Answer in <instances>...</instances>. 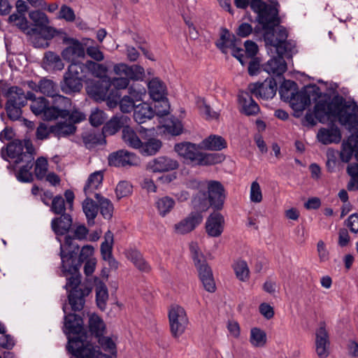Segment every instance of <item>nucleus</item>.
<instances>
[{
    "label": "nucleus",
    "instance_id": "11",
    "mask_svg": "<svg viewBox=\"0 0 358 358\" xmlns=\"http://www.w3.org/2000/svg\"><path fill=\"white\" fill-rule=\"evenodd\" d=\"M64 121H59L50 126L51 134L58 138H65L73 135L77 127L75 125L86 119L85 115L78 110H73L71 115L64 118Z\"/></svg>",
    "mask_w": 358,
    "mask_h": 358
},
{
    "label": "nucleus",
    "instance_id": "8",
    "mask_svg": "<svg viewBox=\"0 0 358 358\" xmlns=\"http://www.w3.org/2000/svg\"><path fill=\"white\" fill-rule=\"evenodd\" d=\"M69 274L71 276L66 278L64 286L68 292L69 303L73 311H80L85 306V297L92 292V287L81 283L80 273Z\"/></svg>",
    "mask_w": 358,
    "mask_h": 358
},
{
    "label": "nucleus",
    "instance_id": "6",
    "mask_svg": "<svg viewBox=\"0 0 358 358\" xmlns=\"http://www.w3.org/2000/svg\"><path fill=\"white\" fill-rule=\"evenodd\" d=\"M189 187L191 189H196L198 192L194 194L191 203L194 198L202 199L207 204L208 208H212L215 210H222L227 197L226 190L223 185L217 180H190Z\"/></svg>",
    "mask_w": 358,
    "mask_h": 358
},
{
    "label": "nucleus",
    "instance_id": "40",
    "mask_svg": "<svg viewBox=\"0 0 358 358\" xmlns=\"http://www.w3.org/2000/svg\"><path fill=\"white\" fill-rule=\"evenodd\" d=\"M105 136L101 132H90L83 136V141L87 149H92L98 145H104L106 143Z\"/></svg>",
    "mask_w": 358,
    "mask_h": 358
},
{
    "label": "nucleus",
    "instance_id": "13",
    "mask_svg": "<svg viewBox=\"0 0 358 358\" xmlns=\"http://www.w3.org/2000/svg\"><path fill=\"white\" fill-rule=\"evenodd\" d=\"M169 320L171 334L175 338L184 334L189 323L185 309L180 306L171 307L169 311Z\"/></svg>",
    "mask_w": 358,
    "mask_h": 358
},
{
    "label": "nucleus",
    "instance_id": "35",
    "mask_svg": "<svg viewBox=\"0 0 358 358\" xmlns=\"http://www.w3.org/2000/svg\"><path fill=\"white\" fill-rule=\"evenodd\" d=\"M357 134L350 136L346 141H343L340 152V159L343 162L348 163L355 153V140Z\"/></svg>",
    "mask_w": 358,
    "mask_h": 358
},
{
    "label": "nucleus",
    "instance_id": "26",
    "mask_svg": "<svg viewBox=\"0 0 358 358\" xmlns=\"http://www.w3.org/2000/svg\"><path fill=\"white\" fill-rule=\"evenodd\" d=\"M127 120L128 117L125 115H115L103 125L101 131L105 136L113 135L122 128L123 129L126 127L124 125L127 124Z\"/></svg>",
    "mask_w": 358,
    "mask_h": 358
},
{
    "label": "nucleus",
    "instance_id": "63",
    "mask_svg": "<svg viewBox=\"0 0 358 358\" xmlns=\"http://www.w3.org/2000/svg\"><path fill=\"white\" fill-rule=\"evenodd\" d=\"M8 21L9 23H15V25L23 31L29 28L28 21L25 15H18L17 13H13L8 17Z\"/></svg>",
    "mask_w": 358,
    "mask_h": 358
},
{
    "label": "nucleus",
    "instance_id": "7",
    "mask_svg": "<svg viewBox=\"0 0 358 358\" xmlns=\"http://www.w3.org/2000/svg\"><path fill=\"white\" fill-rule=\"evenodd\" d=\"M200 143L190 142L176 143L174 150L182 157L187 164L195 166H211L223 162L225 156L221 153H206L199 150Z\"/></svg>",
    "mask_w": 358,
    "mask_h": 358
},
{
    "label": "nucleus",
    "instance_id": "53",
    "mask_svg": "<svg viewBox=\"0 0 358 358\" xmlns=\"http://www.w3.org/2000/svg\"><path fill=\"white\" fill-rule=\"evenodd\" d=\"M233 267L236 276L239 280L245 282L248 280L250 271L246 262L238 261Z\"/></svg>",
    "mask_w": 358,
    "mask_h": 358
},
{
    "label": "nucleus",
    "instance_id": "62",
    "mask_svg": "<svg viewBox=\"0 0 358 358\" xmlns=\"http://www.w3.org/2000/svg\"><path fill=\"white\" fill-rule=\"evenodd\" d=\"M132 192V185L127 181H120L116 186L115 194L118 200Z\"/></svg>",
    "mask_w": 358,
    "mask_h": 358
},
{
    "label": "nucleus",
    "instance_id": "56",
    "mask_svg": "<svg viewBox=\"0 0 358 358\" xmlns=\"http://www.w3.org/2000/svg\"><path fill=\"white\" fill-rule=\"evenodd\" d=\"M107 118L108 116L103 110L95 108L92 110L89 120L93 127H99L103 124Z\"/></svg>",
    "mask_w": 358,
    "mask_h": 358
},
{
    "label": "nucleus",
    "instance_id": "32",
    "mask_svg": "<svg viewBox=\"0 0 358 358\" xmlns=\"http://www.w3.org/2000/svg\"><path fill=\"white\" fill-rule=\"evenodd\" d=\"M282 79L283 82L279 87V94L282 100L290 103L294 99V95L299 90L298 85L293 80Z\"/></svg>",
    "mask_w": 358,
    "mask_h": 358
},
{
    "label": "nucleus",
    "instance_id": "19",
    "mask_svg": "<svg viewBox=\"0 0 358 358\" xmlns=\"http://www.w3.org/2000/svg\"><path fill=\"white\" fill-rule=\"evenodd\" d=\"M136 163V156L127 150H120L108 156V164L115 167L131 166Z\"/></svg>",
    "mask_w": 358,
    "mask_h": 358
},
{
    "label": "nucleus",
    "instance_id": "43",
    "mask_svg": "<svg viewBox=\"0 0 358 358\" xmlns=\"http://www.w3.org/2000/svg\"><path fill=\"white\" fill-rule=\"evenodd\" d=\"M103 179V172L101 171L91 173L83 188L86 195L92 194L102 183Z\"/></svg>",
    "mask_w": 358,
    "mask_h": 358
},
{
    "label": "nucleus",
    "instance_id": "46",
    "mask_svg": "<svg viewBox=\"0 0 358 358\" xmlns=\"http://www.w3.org/2000/svg\"><path fill=\"white\" fill-rule=\"evenodd\" d=\"M155 205L159 214L162 217H165L173 209L176 202L173 198L165 196L158 199Z\"/></svg>",
    "mask_w": 358,
    "mask_h": 358
},
{
    "label": "nucleus",
    "instance_id": "18",
    "mask_svg": "<svg viewBox=\"0 0 358 358\" xmlns=\"http://www.w3.org/2000/svg\"><path fill=\"white\" fill-rule=\"evenodd\" d=\"M73 224V218L71 213H62L58 217H54L51 221V229L59 242V236L66 235L69 232Z\"/></svg>",
    "mask_w": 358,
    "mask_h": 358
},
{
    "label": "nucleus",
    "instance_id": "61",
    "mask_svg": "<svg viewBox=\"0 0 358 358\" xmlns=\"http://www.w3.org/2000/svg\"><path fill=\"white\" fill-rule=\"evenodd\" d=\"M189 250L195 267L207 262L196 243H192L189 245Z\"/></svg>",
    "mask_w": 358,
    "mask_h": 358
},
{
    "label": "nucleus",
    "instance_id": "5",
    "mask_svg": "<svg viewBox=\"0 0 358 358\" xmlns=\"http://www.w3.org/2000/svg\"><path fill=\"white\" fill-rule=\"evenodd\" d=\"M73 241V237L66 235L64 244L60 245L59 256L62 259L61 268L63 276H67V273H80L79 269L83 262L94 252V248L87 245L82 248L78 255L80 247Z\"/></svg>",
    "mask_w": 358,
    "mask_h": 358
},
{
    "label": "nucleus",
    "instance_id": "25",
    "mask_svg": "<svg viewBox=\"0 0 358 358\" xmlns=\"http://www.w3.org/2000/svg\"><path fill=\"white\" fill-rule=\"evenodd\" d=\"M34 157H32L29 153L24 155L23 162L24 164L22 165L15 174L18 181L21 182H31L34 181V175L31 172L34 164Z\"/></svg>",
    "mask_w": 358,
    "mask_h": 358
},
{
    "label": "nucleus",
    "instance_id": "4",
    "mask_svg": "<svg viewBox=\"0 0 358 358\" xmlns=\"http://www.w3.org/2000/svg\"><path fill=\"white\" fill-rule=\"evenodd\" d=\"M278 2L275 0L268 4L262 0L250 1V8L257 14L256 21L262 26L264 41H271L277 36V32L281 26L279 16Z\"/></svg>",
    "mask_w": 358,
    "mask_h": 358
},
{
    "label": "nucleus",
    "instance_id": "49",
    "mask_svg": "<svg viewBox=\"0 0 358 358\" xmlns=\"http://www.w3.org/2000/svg\"><path fill=\"white\" fill-rule=\"evenodd\" d=\"M267 341L266 332L258 327L252 328L250 330V342L255 348L265 346Z\"/></svg>",
    "mask_w": 358,
    "mask_h": 358
},
{
    "label": "nucleus",
    "instance_id": "37",
    "mask_svg": "<svg viewBox=\"0 0 358 358\" xmlns=\"http://www.w3.org/2000/svg\"><path fill=\"white\" fill-rule=\"evenodd\" d=\"M83 210L86 216L87 224L90 226L94 225V219L99 212L98 203L92 199L87 197L83 201Z\"/></svg>",
    "mask_w": 358,
    "mask_h": 358
},
{
    "label": "nucleus",
    "instance_id": "28",
    "mask_svg": "<svg viewBox=\"0 0 358 358\" xmlns=\"http://www.w3.org/2000/svg\"><path fill=\"white\" fill-rule=\"evenodd\" d=\"M238 39L235 35L230 33L227 28H221L220 38L215 42L216 47L224 54L227 53V49L234 48Z\"/></svg>",
    "mask_w": 358,
    "mask_h": 358
},
{
    "label": "nucleus",
    "instance_id": "57",
    "mask_svg": "<svg viewBox=\"0 0 358 358\" xmlns=\"http://www.w3.org/2000/svg\"><path fill=\"white\" fill-rule=\"evenodd\" d=\"M155 103V115L163 117L169 113L170 105L168 99L165 96L159 100H154Z\"/></svg>",
    "mask_w": 358,
    "mask_h": 358
},
{
    "label": "nucleus",
    "instance_id": "3",
    "mask_svg": "<svg viewBox=\"0 0 358 358\" xmlns=\"http://www.w3.org/2000/svg\"><path fill=\"white\" fill-rule=\"evenodd\" d=\"M288 33L284 27H280L277 32V36L271 41H264L268 54L272 57L262 66V69L269 76L275 78L278 81L284 78L283 73L287 71V63L284 55L290 58L292 57L296 44L292 41H288Z\"/></svg>",
    "mask_w": 358,
    "mask_h": 358
},
{
    "label": "nucleus",
    "instance_id": "50",
    "mask_svg": "<svg viewBox=\"0 0 358 358\" xmlns=\"http://www.w3.org/2000/svg\"><path fill=\"white\" fill-rule=\"evenodd\" d=\"M114 243V236L111 231L108 230L104 234V241L101 244V255L103 259L110 257L113 255V247Z\"/></svg>",
    "mask_w": 358,
    "mask_h": 358
},
{
    "label": "nucleus",
    "instance_id": "45",
    "mask_svg": "<svg viewBox=\"0 0 358 358\" xmlns=\"http://www.w3.org/2000/svg\"><path fill=\"white\" fill-rule=\"evenodd\" d=\"M310 98L306 94V92L303 90L296 91L294 95V99L292 101L290 104L292 108L295 111H302L306 109V107L310 105Z\"/></svg>",
    "mask_w": 358,
    "mask_h": 358
},
{
    "label": "nucleus",
    "instance_id": "54",
    "mask_svg": "<svg viewBox=\"0 0 358 358\" xmlns=\"http://www.w3.org/2000/svg\"><path fill=\"white\" fill-rule=\"evenodd\" d=\"M29 16L35 27L34 29H40L41 27L47 25L49 23L46 14L42 11H31L29 13Z\"/></svg>",
    "mask_w": 358,
    "mask_h": 358
},
{
    "label": "nucleus",
    "instance_id": "36",
    "mask_svg": "<svg viewBox=\"0 0 358 358\" xmlns=\"http://www.w3.org/2000/svg\"><path fill=\"white\" fill-rule=\"evenodd\" d=\"M162 142L157 138H150L145 142H141L139 152L144 156L156 155L162 148Z\"/></svg>",
    "mask_w": 358,
    "mask_h": 358
},
{
    "label": "nucleus",
    "instance_id": "2",
    "mask_svg": "<svg viewBox=\"0 0 358 358\" xmlns=\"http://www.w3.org/2000/svg\"><path fill=\"white\" fill-rule=\"evenodd\" d=\"M64 332L67 336L66 350L75 358H104L107 355L87 341V332L83 317L76 313L64 316Z\"/></svg>",
    "mask_w": 358,
    "mask_h": 358
},
{
    "label": "nucleus",
    "instance_id": "34",
    "mask_svg": "<svg viewBox=\"0 0 358 358\" xmlns=\"http://www.w3.org/2000/svg\"><path fill=\"white\" fill-rule=\"evenodd\" d=\"M201 148L208 150H222L227 148L225 139L217 135H210L200 143Z\"/></svg>",
    "mask_w": 358,
    "mask_h": 358
},
{
    "label": "nucleus",
    "instance_id": "39",
    "mask_svg": "<svg viewBox=\"0 0 358 358\" xmlns=\"http://www.w3.org/2000/svg\"><path fill=\"white\" fill-rule=\"evenodd\" d=\"M97 203L100 213L104 219L110 220L113 217V204L107 198L103 197L101 194L96 193L94 195Z\"/></svg>",
    "mask_w": 358,
    "mask_h": 358
},
{
    "label": "nucleus",
    "instance_id": "9",
    "mask_svg": "<svg viewBox=\"0 0 358 358\" xmlns=\"http://www.w3.org/2000/svg\"><path fill=\"white\" fill-rule=\"evenodd\" d=\"M192 210L187 217L174 224V231L178 234H187L194 231L203 220V213L210 208L206 203L199 197L194 198L191 204Z\"/></svg>",
    "mask_w": 358,
    "mask_h": 358
},
{
    "label": "nucleus",
    "instance_id": "52",
    "mask_svg": "<svg viewBox=\"0 0 358 358\" xmlns=\"http://www.w3.org/2000/svg\"><path fill=\"white\" fill-rule=\"evenodd\" d=\"M50 211L59 215H61L62 213H71L67 208L64 199L61 195H57L52 198Z\"/></svg>",
    "mask_w": 358,
    "mask_h": 358
},
{
    "label": "nucleus",
    "instance_id": "14",
    "mask_svg": "<svg viewBox=\"0 0 358 358\" xmlns=\"http://www.w3.org/2000/svg\"><path fill=\"white\" fill-rule=\"evenodd\" d=\"M278 80L273 76L267 77L263 82L250 83L248 90L257 99H273L276 94Z\"/></svg>",
    "mask_w": 358,
    "mask_h": 358
},
{
    "label": "nucleus",
    "instance_id": "1",
    "mask_svg": "<svg viewBox=\"0 0 358 358\" xmlns=\"http://www.w3.org/2000/svg\"><path fill=\"white\" fill-rule=\"evenodd\" d=\"M358 105L355 101H346L339 94L331 97L324 93L322 99L315 105V116L321 123H325L331 118L349 129L358 128Z\"/></svg>",
    "mask_w": 358,
    "mask_h": 358
},
{
    "label": "nucleus",
    "instance_id": "17",
    "mask_svg": "<svg viewBox=\"0 0 358 358\" xmlns=\"http://www.w3.org/2000/svg\"><path fill=\"white\" fill-rule=\"evenodd\" d=\"M330 341L324 324L315 332V350L319 358H327L329 355Z\"/></svg>",
    "mask_w": 358,
    "mask_h": 358
},
{
    "label": "nucleus",
    "instance_id": "21",
    "mask_svg": "<svg viewBox=\"0 0 358 358\" xmlns=\"http://www.w3.org/2000/svg\"><path fill=\"white\" fill-rule=\"evenodd\" d=\"M148 167L154 173L168 172L177 169L179 167V163L170 157L161 156L149 162Z\"/></svg>",
    "mask_w": 358,
    "mask_h": 358
},
{
    "label": "nucleus",
    "instance_id": "47",
    "mask_svg": "<svg viewBox=\"0 0 358 358\" xmlns=\"http://www.w3.org/2000/svg\"><path fill=\"white\" fill-rule=\"evenodd\" d=\"M65 73L81 80L83 83L87 77V68L81 62H71Z\"/></svg>",
    "mask_w": 358,
    "mask_h": 358
},
{
    "label": "nucleus",
    "instance_id": "12",
    "mask_svg": "<svg viewBox=\"0 0 358 358\" xmlns=\"http://www.w3.org/2000/svg\"><path fill=\"white\" fill-rule=\"evenodd\" d=\"M7 156L14 159V164H18L24 162V155H29L34 157L35 149L30 139H14L8 143L6 148Z\"/></svg>",
    "mask_w": 358,
    "mask_h": 358
},
{
    "label": "nucleus",
    "instance_id": "10",
    "mask_svg": "<svg viewBox=\"0 0 358 358\" xmlns=\"http://www.w3.org/2000/svg\"><path fill=\"white\" fill-rule=\"evenodd\" d=\"M114 72L118 78H110L111 87L116 90L126 89L129 80H138L144 76V69L138 65L128 66L125 64H118L114 66Z\"/></svg>",
    "mask_w": 358,
    "mask_h": 358
},
{
    "label": "nucleus",
    "instance_id": "29",
    "mask_svg": "<svg viewBox=\"0 0 358 358\" xmlns=\"http://www.w3.org/2000/svg\"><path fill=\"white\" fill-rule=\"evenodd\" d=\"M94 285L96 305L101 310H105L108 299V288L106 284L97 277L94 278Z\"/></svg>",
    "mask_w": 358,
    "mask_h": 358
},
{
    "label": "nucleus",
    "instance_id": "64",
    "mask_svg": "<svg viewBox=\"0 0 358 358\" xmlns=\"http://www.w3.org/2000/svg\"><path fill=\"white\" fill-rule=\"evenodd\" d=\"M10 102L8 104L6 103L5 110L6 111L8 117L12 121H15L20 118L22 113V108L23 106L12 105L10 104Z\"/></svg>",
    "mask_w": 358,
    "mask_h": 358
},
{
    "label": "nucleus",
    "instance_id": "58",
    "mask_svg": "<svg viewBox=\"0 0 358 358\" xmlns=\"http://www.w3.org/2000/svg\"><path fill=\"white\" fill-rule=\"evenodd\" d=\"M303 92H306V94L310 98V102L311 101H317V99H321L323 97L322 93L321 92L320 88L315 84H310L302 88Z\"/></svg>",
    "mask_w": 358,
    "mask_h": 358
},
{
    "label": "nucleus",
    "instance_id": "16",
    "mask_svg": "<svg viewBox=\"0 0 358 358\" xmlns=\"http://www.w3.org/2000/svg\"><path fill=\"white\" fill-rule=\"evenodd\" d=\"M218 211L214 210L206 222V231L210 237H219L224 231V218Z\"/></svg>",
    "mask_w": 358,
    "mask_h": 358
},
{
    "label": "nucleus",
    "instance_id": "30",
    "mask_svg": "<svg viewBox=\"0 0 358 358\" xmlns=\"http://www.w3.org/2000/svg\"><path fill=\"white\" fill-rule=\"evenodd\" d=\"M4 96L7 98L6 103L24 106L26 105V97L24 91L20 87L12 86L9 87L4 93Z\"/></svg>",
    "mask_w": 358,
    "mask_h": 358
},
{
    "label": "nucleus",
    "instance_id": "44",
    "mask_svg": "<svg viewBox=\"0 0 358 358\" xmlns=\"http://www.w3.org/2000/svg\"><path fill=\"white\" fill-rule=\"evenodd\" d=\"M53 105L55 106L58 111L62 115V118L64 119L71 115L70 108L71 106V101L69 98L57 95L54 96Z\"/></svg>",
    "mask_w": 358,
    "mask_h": 358
},
{
    "label": "nucleus",
    "instance_id": "27",
    "mask_svg": "<svg viewBox=\"0 0 358 358\" xmlns=\"http://www.w3.org/2000/svg\"><path fill=\"white\" fill-rule=\"evenodd\" d=\"M83 82L73 76L64 73L63 80L60 82L62 91L66 94L80 92L83 89Z\"/></svg>",
    "mask_w": 358,
    "mask_h": 358
},
{
    "label": "nucleus",
    "instance_id": "51",
    "mask_svg": "<svg viewBox=\"0 0 358 358\" xmlns=\"http://www.w3.org/2000/svg\"><path fill=\"white\" fill-rule=\"evenodd\" d=\"M111 102H113L115 105L119 103L121 111L124 113H130L131 110L134 111V108L137 106L135 104L136 103L125 95L121 98V95L118 94L117 92L115 96L112 98Z\"/></svg>",
    "mask_w": 358,
    "mask_h": 358
},
{
    "label": "nucleus",
    "instance_id": "31",
    "mask_svg": "<svg viewBox=\"0 0 358 358\" xmlns=\"http://www.w3.org/2000/svg\"><path fill=\"white\" fill-rule=\"evenodd\" d=\"M154 116V109L147 103H139L134 108V119L138 124L144 123Z\"/></svg>",
    "mask_w": 358,
    "mask_h": 358
},
{
    "label": "nucleus",
    "instance_id": "38",
    "mask_svg": "<svg viewBox=\"0 0 358 358\" xmlns=\"http://www.w3.org/2000/svg\"><path fill=\"white\" fill-rule=\"evenodd\" d=\"M88 326L90 334L96 338L100 337L104 334L106 324L103 320L96 314L90 315Z\"/></svg>",
    "mask_w": 358,
    "mask_h": 358
},
{
    "label": "nucleus",
    "instance_id": "23",
    "mask_svg": "<svg viewBox=\"0 0 358 358\" xmlns=\"http://www.w3.org/2000/svg\"><path fill=\"white\" fill-rule=\"evenodd\" d=\"M196 268L204 289L208 292H214L216 289L215 282L212 269L207 262L196 266Z\"/></svg>",
    "mask_w": 358,
    "mask_h": 358
},
{
    "label": "nucleus",
    "instance_id": "20",
    "mask_svg": "<svg viewBox=\"0 0 358 358\" xmlns=\"http://www.w3.org/2000/svg\"><path fill=\"white\" fill-rule=\"evenodd\" d=\"M317 138L323 145L338 143L342 138L340 129L334 123H331L329 128L319 129Z\"/></svg>",
    "mask_w": 358,
    "mask_h": 358
},
{
    "label": "nucleus",
    "instance_id": "60",
    "mask_svg": "<svg viewBox=\"0 0 358 358\" xmlns=\"http://www.w3.org/2000/svg\"><path fill=\"white\" fill-rule=\"evenodd\" d=\"M39 92L46 96L54 97L56 96L55 83L50 80H41L39 82Z\"/></svg>",
    "mask_w": 358,
    "mask_h": 358
},
{
    "label": "nucleus",
    "instance_id": "55",
    "mask_svg": "<svg viewBox=\"0 0 358 358\" xmlns=\"http://www.w3.org/2000/svg\"><path fill=\"white\" fill-rule=\"evenodd\" d=\"M48 171V161L43 157H38L35 163L34 174L36 178L42 180Z\"/></svg>",
    "mask_w": 358,
    "mask_h": 358
},
{
    "label": "nucleus",
    "instance_id": "15",
    "mask_svg": "<svg viewBox=\"0 0 358 358\" xmlns=\"http://www.w3.org/2000/svg\"><path fill=\"white\" fill-rule=\"evenodd\" d=\"M63 43L67 45L62 52L64 60L75 62L76 59L85 56L84 46L78 40L64 36Z\"/></svg>",
    "mask_w": 358,
    "mask_h": 358
},
{
    "label": "nucleus",
    "instance_id": "59",
    "mask_svg": "<svg viewBox=\"0 0 358 358\" xmlns=\"http://www.w3.org/2000/svg\"><path fill=\"white\" fill-rule=\"evenodd\" d=\"M48 103V101L45 98L38 97L32 101L30 106V109L36 115H43Z\"/></svg>",
    "mask_w": 358,
    "mask_h": 358
},
{
    "label": "nucleus",
    "instance_id": "48",
    "mask_svg": "<svg viewBox=\"0 0 358 358\" xmlns=\"http://www.w3.org/2000/svg\"><path fill=\"white\" fill-rule=\"evenodd\" d=\"M122 139L130 147L138 149L141 145V140L134 130L129 126L122 129Z\"/></svg>",
    "mask_w": 358,
    "mask_h": 358
},
{
    "label": "nucleus",
    "instance_id": "24",
    "mask_svg": "<svg viewBox=\"0 0 358 358\" xmlns=\"http://www.w3.org/2000/svg\"><path fill=\"white\" fill-rule=\"evenodd\" d=\"M110 78H104L94 83L91 92L96 98L102 100L108 99L111 102L113 90H110Z\"/></svg>",
    "mask_w": 358,
    "mask_h": 358
},
{
    "label": "nucleus",
    "instance_id": "33",
    "mask_svg": "<svg viewBox=\"0 0 358 358\" xmlns=\"http://www.w3.org/2000/svg\"><path fill=\"white\" fill-rule=\"evenodd\" d=\"M125 255L139 271L145 273H149L151 271V266L144 259L142 254L138 250L136 249L127 250L125 252Z\"/></svg>",
    "mask_w": 358,
    "mask_h": 358
},
{
    "label": "nucleus",
    "instance_id": "22",
    "mask_svg": "<svg viewBox=\"0 0 358 358\" xmlns=\"http://www.w3.org/2000/svg\"><path fill=\"white\" fill-rule=\"evenodd\" d=\"M250 92H241L238 95V103L241 106L240 112L247 116H254L260 111L257 103L252 99Z\"/></svg>",
    "mask_w": 358,
    "mask_h": 358
},
{
    "label": "nucleus",
    "instance_id": "41",
    "mask_svg": "<svg viewBox=\"0 0 358 358\" xmlns=\"http://www.w3.org/2000/svg\"><path fill=\"white\" fill-rule=\"evenodd\" d=\"M43 64L46 69L60 71L64 69V64L60 57L54 52H45L43 57Z\"/></svg>",
    "mask_w": 358,
    "mask_h": 358
},
{
    "label": "nucleus",
    "instance_id": "42",
    "mask_svg": "<svg viewBox=\"0 0 358 358\" xmlns=\"http://www.w3.org/2000/svg\"><path fill=\"white\" fill-rule=\"evenodd\" d=\"M148 90L150 96L153 100H159L165 97L166 87L158 78H153L149 82Z\"/></svg>",
    "mask_w": 358,
    "mask_h": 358
}]
</instances>
